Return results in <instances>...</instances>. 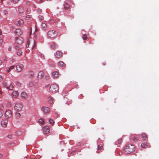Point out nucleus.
I'll return each instance as SVG.
<instances>
[{
    "label": "nucleus",
    "mask_w": 159,
    "mask_h": 159,
    "mask_svg": "<svg viewBox=\"0 0 159 159\" xmlns=\"http://www.w3.org/2000/svg\"><path fill=\"white\" fill-rule=\"evenodd\" d=\"M135 150V148L134 146L131 144H129L126 145L124 148L125 152L127 153L133 152Z\"/></svg>",
    "instance_id": "f257e3e1"
},
{
    "label": "nucleus",
    "mask_w": 159,
    "mask_h": 159,
    "mask_svg": "<svg viewBox=\"0 0 159 159\" xmlns=\"http://www.w3.org/2000/svg\"><path fill=\"white\" fill-rule=\"evenodd\" d=\"M22 105L19 102L16 103L14 107L15 110L17 111H21L22 109Z\"/></svg>",
    "instance_id": "f03ea898"
},
{
    "label": "nucleus",
    "mask_w": 159,
    "mask_h": 159,
    "mask_svg": "<svg viewBox=\"0 0 159 159\" xmlns=\"http://www.w3.org/2000/svg\"><path fill=\"white\" fill-rule=\"evenodd\" d=\"M57 35V33L55 31L51 30L49 31L48 33V36L50 38H53Z\"/></svg>",
    "instance_id": "7ed1b4c3"
},
{
    "label": "nucleus",
    "mask_w": 159,
    "mask_h": 159,
    "mask_svg": "<svg viewBox=\"0 0 159 159\" xmlns=\"http://www.w3.org/2000/svg\"><path fill=\"white\" fill-rule=\"evenodd\" d=\"M58 87L57 85L55 84H53L51 85L49 88V90L52 93L56 92L58 90Z\"/></svg>",
    "instance_id": "20e7f679"
},
{
    "label": "nucleus",
    "mask_w": 159,
    "mask_h": 159,
    "mask_svg": "<svg viewBox=\"0 0 159 159\" xmlns=\"http://www.w3.org/2000/svg\"><path fill=\"white\" fill-rule=\"evenodd\" d=\"M2 85L3 87L6 88L7 89H8L9 90H12L13 88L12 84H10L9 85H8L6 82L2 83Z\"/></svg>",
    "instance_id": "39448f33"
},
{
    "label": "nucleus",
    "mask_w": 159,
    "mask_h": 159,
    "mask_svg": "<svg viewBox=\"0 0 159 159\" xmlns=\"http://www.w3.org/2000/svg\"><path fill=\"white\" fill-rule=\"evenodd\" d=\"M23 68L24 66L23 64H19L16 66V70L18 72L21 71L23 70Z\"/></svg>",
    "instance_id": "423d86ee"
},
{
    "label": "nucleus",
    "mask_w": 159,
    "mask_h": 159,
    "mask_svg": "<svg viewBox=\"0 0 159 159\" xmlns=\"http://www.w3.org/2000/svg\"><path fill=\"white\" fill-rule=\"evenodd\" d=\"M23 42V39L22 37H18L16 38V42L18 44H20Z\"/></svg>",
    "instance_id": "0eeeda50"
},
{
    "label": "nucleus",
    "mask_w": 159,
    "mask_h": 159,
    "mask_svg": "<svg viewBox=\"0 0 159 159\" xmlns=\"http://www.w3.org/2000/svg\"><path fill=\"white\" fill-rule=\"evenodd\" d=\"M8 121L7 119H3L2 120L1 122V125L3 127H6Z\"/></svg>",
    "instance_id": "6e6552de"
},
{
    "label": "nucleus",
    "mask_w": 159,
    "mask_h": 159,
    "mask_svg": "<svg viewBox=\"0 0 159 159\" xmlns=\"http://www.w3.org/2000/svg\"><path fill=\"white\" fill-rule=\"evenodd\" d=\"M42 110L45 114L48 113L50 111L49 108L45 107H42Z\"/></svg>",
    "instance_id": "1a4fd4ad"
},
{
    "label": "nucleus",
    "mask_w": 159,
    "mask_h": 159,
    "mask_svg": "<svg viewBox=\"0 0 159 159\" xmlns=\"http://www.w3.org/2000/svg\"><path fill=\"white\" fill-rule=\"evenodd\" d=\"M43 131L46 134H48L50 132V129L49 127L48 126H46L43 128Z\"/></svg>",
    "instance_id": "9d476101"
},
{
    "label": "nucleus",
    "mask_w": 159,
    "mask_h": 159,
    "mask_svg": "<svg viewBox=\"0 0 159 159\" xmlns=\"http://www.w3.org/2000/svg\"><path fill=\"white\" fill-rule=\"evenodd\" d=\"M19 93L17 91H13L11 93V97L13 98H16L18 96Z\"/></svg>",
    "instance_id": "9b49d317"
},
{
    "label": "nucleus",
    "mask_w": 159,
    "mask_h": 159,
    "mask_svg": "<svg viewBox=\"0 0 159 159\" xmlns=\"http://www.w3.org/2000/svg\"><path fill=\"white\" fill-rule=\"evenodd\" d=\"M23 33V31L20 29H16L15 31V33L18 35H21Z\"/></svg>",
    "instance_id": "f8f14e48"
},
{
    "label": "nucleus",
    "mask_w": 159,
    "mask_h": 159,
    "mask_svg": "<svg viewBox=\"0 0 159 159\" xmlns=\"http://www.w3.org/2000/svg\"><path fill=\"white\" fill-rule=\"evenodd\" d=\"M5 116L9 118L11 116L12 114L11 111L7 110L5 112Z\"/></svg>",
    "instance_id": "ddd939ff"
},
{
    "label": "nucleus",
    "mask_w": 159,
    "mask_h": 159,
    "mask_svg": "<svg viewBox=\"0 0 159 159\" xmlns=\"http://www.w3.org/2000/svg\"><path fill=\"white\" fill-rule=\"evenodd\" d=\"M24 23V20L22 19H20L16 22V24L17 25L20 26L22 25Z\"/></svg>",
    "instance_id": "4468645a"
},
{
    "label": "nucleus",
    "mask_w": 159,
    "mask_h": 159,
    "mask_svg": "<svg viewBox=\"0 0 159 159\" xmlns=\"http://www.w3.org/2000/svg\"><path fill=\"white\" fill-rule=\"evenodd\" d=\"M4 109V107L2 104L0 105V118L2 117L3 115V110Z\"/></svg>",
    "instance_id": "2eb2a0df"
},
{
    "label": "nucleus",
    "mask_w": 159,
    "mask_h": 159,
    "mask_svg": "<svg viewBox=\"0 0 159 159\" xmlns=\"http://www.w3.org/2000/svg\"><path fill=\"white\" fill-rule=\"evenodd\" d=\"M44 74L43 71H40L38 75V78L39 79L41 80L44 76Z\"/></svg>",
    "instance_id": "dca6fc26"
},
{
    "label": "nucleus",
    "mask_w": 159,
    "mask_h": 159,
    "mask_svg": "<svg viewBox=\"0 0 159 159\" xmlns=\"http://www.w3.org/2000/svg\"><path fill=\"white\" fill-rule=\"evenodd\" d=\"M52 75L54 78H57L59 77V73L57 71H54L52 72Z\"/></svg>",
    "instance_id": "f3484780"
},
{
    "label": "nucleus",
    "mask_w": 159,
    "mask_h": 159,
    "mask_svg": "<svg viewBox=\"0 0 159 159\" xmlns=\"http://www.w3.org/2000/svg\"><path fill=\"white\" fill-rule=\"evenodd\" d=\"M62 56V53L60 51H57L56 52V56L57 57L60 58H61Z\"/></svg>",
    "instance_id": "a211bd4d"
},
{
    "label": "nucleus",
    "mask_w": 159,
    "mask_h": 159,
    "mask_svg": "<svg viewBox=\"0 0 159 159\" xmlns=\"http://www.w3.org/2000/svg\"><path fill=\"white\" fill-rule=\"evenodd\" d=\"M21 94V97L24 99L26 98L27 97V93L25 92H22Z\"/></svg>",
    "instance_id": "6ab92c4d"
},
{
    "label": "nucleus",
    "mask_w": 159,
    "mask_h": 159,
    "mask_svg": "<svg viewBox=\"0 0 159 159\" xmlns=\"http://www.w3.org/2000/svg\"><path fill=\"white\" fill-rule=\"evenodd\" d=\"M15 66L14 65L11 66H10L8 69L6 71L7 72H9L11 70L15 68Z\"/></svg>",
    "instance_id": "aec40b11"
},
{
    "label": "nucleus",
    "mask_w": 159,
    "mask_h": 159,
    "mask_svg": "<svg viewBox=\"0 0 159 159\" xmlns=\"http://www.w3.org/2000/svg\"><path fill=\"white\" fill-rule=\"evenodd\" d=\"M47 24L46 21H43L42 23V27L44 29H45L47 27Z\"/></svg>",
    "instance_id": "412c9836"
},
{
    "label": "nucleus",
    "mask_w": 159,
    "mask_h": 159,
    "mask_svg": "<svg viewBox=\"0 0 159 159\" xmlns=\"http://www.w3.org/2000/svg\"><path fill=\"white\" fill-rule=\"evenodd\" d=\"M64 7L66 9H67L69 8L70 6L66 2H65L64 4Z\"/></svg>",
    "instance_id": "4be33fe9"
},
{
    "label": "nucleus",
    "mask_w": 159,
    "mask_h": 159,
    "mask_svg": "<svg viewBox=\"0 0 159 159\" xmlns=\"http://www.w3.org/2000/svg\"><path fill=\"white\" fill-rule=\"evenodd\" d=\"M141 137L144 140H146L147 139V135L145 133H143L141 134Z\"/></svg>",
    "instance_id": "5701e85b"
},
{
    "label": "nucleus",
    "mask_w": 159,
    "mask_h": 159,
    "mask_svg": "<svg viewBox=\"0 0 159 159\" xmlns=\"http://www.w3.org/2000/svg\"><path fill=\"white\" fill-rule=\"evenodd\" d=\"M141 146L142 148H145L146 146H148V143H142Z\"/></svg>",
    "instance_id": "b1692460"
},
{
    "label": "nucleus",
    "mask_w": 159,
    "mask_h": 159,
    "mask_svg": "<svg viewBox=\"0 0 159 159\" xmlns=\"http://www.w3.org/2000/svg\"><path fill=\"white\" fill-rule=\"evenodd\" d=\"M49 123L50 124L52 125H54V121L52 119H49Z\"/></svg>",
    "instance_id": "393cba45"
},
{
    "label": "nucleus",
    "mask_w": 159,
    "mask_h": 159,
    "mask_svg": "<svg viewBox=\"0 0 159 159\" xmlns=\"http://www.w3.org/2000/svg\"><path fill=\"white\" fill-rule=\"evenodd\" d=\"M15 116L16 117V118L17 119H18V118H19L21 116L20 113H18V112H16L15 113Z\"/></svg>",
    "instance_id": "a878e982"
},
{
    "label": "nucleus",
    "mask_w": 159,
    "mask_h": 159,
    "mask_svg": "<svg viewBox=\"0 0 159 159\" xmlns=\"http://www.w3.org/2000/svg\"><path fill=\"white\" fill-rule=\"evenodd\" d=\"M39 123L43 125L45 123V121L43 119H40L39 120Z\"/></svg>",
    "instance_id": "bb28decb"
},
{
    "label": "nucleus",
    "mask_w": 159,
    "mask_h": 159,
    "mask_svg": "<svg viewBox=\"0 0 159 159\" xmlns=\"http://www.w3.org/2000/svg\"><path fill=\"white\" fill-rule=\"evenodd\" d=\"M49 100L48 101L49 103L51 104L53 102V98L51 97H49L48 98Z\"/></svg>",
    "instance_id": "cd10ccee"
},
{
    "label": "nucleus",
    "mask_w": 159,
    "mask_h": 159,
    "mask_svg": "<svg viewBox=\"0 0 159 159\" xmlns=\"http://www.w3.org/2000/svg\"><path fill=\"white\" fill-rule=\"evenodd\" d=\"M138 139V137L136 136H134L132 138V140L134 141H136Z\"/></svg>",
    "instance_id": "c85d7f7f"
},
{
    "label": "nucleus",
    "mask_w": 159,
    "mask_h": 159,
    "mask_svg": "<svg viewBox=\"0 0 159 159\" xmlns=\"http://www.w3.org/2000/svg\"><path fill=\"white\" fill-rule=\"evenodd\" d=\"M58 65L61 67H63L64 65V63L63 61H60L59 62Z\"/></svg>",
    "instance_id": "c756f323"
},
{
    "label": "nucleus",
    "mask_w": 159,
    "mask_h": 159,
    "mask_svg": "<svg viewBox=\"0 0 159 159\" xmlns=\"http://www.w3.org/2000/svg\"><path fill=\"white\" fill-rule=\"evenodd\" d=\"M34 76V73L33 71H30V78H33Z\"/></svg>",
    "instance_id": "7c9ffc66"
},
{
    "label": "nucleus",
    "mask_w": 159,
    "mask_h": 159,
    "mask_svg": "<svg viewBox=\"0 0 159 159\" xmlns=\"http://www.w3.org/2000/svg\"><path fill=\"white\" fill-rule=\"evenodd\" d=\"M22 52L21 50H19L17 52V54L18 56H20L22 54Z\"/></svg>",
    "instance_id": "2f4dec72"
},
{
    "label": "nucleus",
    "mask_w": 159,
    "mask_h": 159,
    "mask_svg": "<svg viewBox=\"0 0 159 159\" xmlns=\"http://www.w3.org/2000/svg\"><path fill=\"white\" fill-rule=\"evenodd\" d=\"M55 45L56 44L55 43H52L51 45V48L52 49L54 48H55Z\"/></svg>",
    "instance_id": "473e14b6"
},
{
    "label": "nucleus",
    "mask_w": 159,
    "mask_h": 159,
    "mask_svg": "<svg viewBox=\"0 0 159 159\" xmlns=\"http://www.w3.org/2000/svg\"><path fill=\"white\" fill-rule=\"evenodd\" d=\"M88 37L85 34H83L82 35V39L83 40H86Z\"/></svg>",
    "instance_id": "72a5a7b5"
},
{
    "label": "nucleus",
    "mask_w": 159,
    "mask_h": 159,
    "mask_svg": "<svg viewBox=\"0 0 159 159\" xmlns=\"http://www.w3.org/2000/svg\"><path fill=\"white\" fill-rule=\"evenodd\" d=\"M10 1L11 2L13 3H16L18 2L19 0H10Z\"/></svg>",
    "instance_id": "f704fd0d"
},
{
    "label": "nucleus",
    "mask_w": 159,
    "mask_h": 159,
    "mask_svg": "<svg viewBox=\"0 0 159 159\" xmlns=\"http://www.w3.org/2000/svg\"><path fill=\"white\" fill-rule=\"evenodd\" d=\"M30 46V42H29V39H28L27 42V43L26 45V48H28Z\"/></svg>",
    "instance_id": "c9c22d12"
},
{
    "label": "nucleus",
    "mask_w": 159,
    "mask_h": 159,
    "mask_svg": "<svg viewBox=\"0 0 159 159\" xmlns=\"http://www.w3.org/2000/svg\"><path fill=\"white\" fill-rule=\"evenodd\" d=\"M32 43L33 44L32 49H33L35 46V41L34 40H33L32 41Z\"/></svg>",
    "instance_id": "e433bc0d"
},
{
    "label": "nucleus",
    "mask_w": 159,
    "mask_h": 159,
    "mask_svg": "<svg viewBox=\"0 0 159 159\" xmlns=\"http://www.w3.org/2000/svg\"><path fill=\"white\" fill-rule=\"evenodd\" d=\"M39 19L40 21H41L43 19V17L42 16H39Z\"/></svg>",
    "instance_id": "4c0bfd02"
},
{
    "label": "nucleus",
    "mask_w": 159,
    "mask_h": 159,
    "mask_svg": "<svg viewBox=\"0 0 159 159\" xmlns=\"http://www.w3.org/2000/svg\"><path fill=\"white\" fill-rule=\"evenodd\" d=\"M103 148V146H100L99 145H98V150H101Z\"/></svg>",
    "instance_id": "58836bf2"
},
{
    "label": "nucleus",
    "mask_w": 159,
    "mask_h": 159,
    "mask_svg": "<svg viewBox=\"0 0 159 159\" xmlns=\"http://www.w3.org/2000/svg\"><path fill=\"white\" fill-rule=\"evenodd\" d=\"M26 19L27 20H29L30 19V16L29 15H27L26 16Z\"/></svg>",
    "instance_id": "ea45409f"
},
{
    "label": "nucleus",
    "mask_w": 159,
    "mask_h": 159,
    "mask_svg": "<svg viewBox=\"0 0 159 159\" xmlns=\"http://www.w3.org/2000/svg\"><path fill=\"white\" fill-rule=\"evenodd\" d=\"M3 42V40L2 38L0 37V45H1L2 44V43Z\"/></svg>",
    "instance_id": "a19ab883"
},
{
    "label": "nucleus",
    "mask_w": 159,
    "mask_h": 159,
    "mask_svg": "<svg viewBox=\"0 0 159 159\" xmlns=\"http://www.w3.org/2000/svg\"><path fill=\"white\" fill-rule=\"evenodd\" d=\"M15 48L16 49H18L20 48V46H15Z\"/></svg>",
    "instance_id": "79ce46f5"
},
{
    "label": "nucleus",
    "mask_w": 159,
    "mask_h": 159,
    "mask_svg": "<svg viewBox=\"0 0 159 159\" xmlns=\"http://www.w3.org/2000/svg\"><path fill=\"white\" fill-rule=\"evenodd\" d=\"M37 11L39 13H41L42 12L41 10L40 9H37Z\"/></svg>",
    "instance_id": "37998d69"
},
{
    "label": "nucleus",
    "mask_w": 159,
    "mask_h": 159,
    "mask_svg": "<svg viewBox=\"0 0 159 159\" xmlns=\"http://www.w3.org/2000/svg\"><path fill=\"white\" fill-rule=\"evenodd\" d=\"M34 85L33 82H30V87Z\"/></svg>",
    "instance_id": "c03bdc74"
},
{
    "label": "nucleus",
    "mask_w": 159,
    "mask_h": 159,
    "mask_svg": "<svg viewBox=\"0 0 159 159\" xmlns=\"http://www.w3.org/2000/svg\"><path fill=\"white\" fill-rule=\"evenodd\" d=\"M2 80V77L1 75H0V81H1Z\"/></svg>",
    "instance_id": "a18cd8bd"
},
{
    "label": "nucleus",
    "mask_w": 159,
    "mask_h": 159,
    "mask_svg": "<svg viewBox=\"0 0 159 159\" xmlns=\"http://www.w3.org/2000/svg\"><path fill=\"white\" fill-rule=\"evenodd\" d=\"M16 84L18 85H20L21 84L20 83H19V82H16Z\"/></svg>",
    "instance_id": "49530a36"
},
{
    "label": "nucleus",
    "mask_w": 159,
    "mask_h": 159,
    "mask_svg": "<svg viewBox=\"0 0 159 159\" xmlns=\"http://www.w3.org/2000/svg\"><path fill=\"white\" fill-rule=\"evenodd\" d=\"M26 53H29V49H27L26 50Z\"/></svg>",
    "instance_id": "de8ad7c7"
},
{
    "label": "nucleus",
    "mask_w": 159,
    "mask_h": 159,
    "mask_svg": "<svg viewBox=\"0 0 159 159\" xmlns=\"http://www.w3.org/2000/svg\"><path fill=\"white\" fill-rule=\"evenodd\" d=\"M8 49L9 51H11V47H9Z\"/></svg>",
    "instance_id": "09e8293b"
},
{
    "label": "nucleus",
    "mask_w": 159,
    "mask_h": 159,
    "mask_svg": "<svg viewBox=\"0 0 159 159\" xmlns=\"http://www.w3.org/2000/svg\"><path fill=\"white\" fill-rule=\"evenodd\" d=\"M8 137L9 138H11V135H8Z\"/></svg>",
    "instance_id": "8fccbe9b"
},
{
    "label": "nucleus",
    "mask_w": 159,
    "mask_h": 159,
    "mask_svg": "<svg viewBox=\"0 0 159 159\" xmlns=\"http://www.w3.org/2000/svg\"><path fill=\"white\" fill-rule=\"evenodd\" d=\"M2 34V32L1 30H0V35H1Z\"/></svg>",
    "instance_id": "3c124183"
},
{
    "label": "nucleus",
    "mask_w": 159,
    "mask_h": 159,
    "mask_svg": "<svg viewBox=\"0 0 159 159\" xmlns=\"http://www.w3.org/2000/svg\"><path fill=\"white\" fill-rule=\"evenodd\" d=\"M26 4L27 5H29V2H27Z\"/></svg>",
    "instance_id": "603ef678"
},
{
    "label": "nucleus",
    "mask_w": 159,
    "mask_h": 159,
    "mask_svg": "<svg viewBox=\"0 0 159 159\" xmlns=\"http://www.w3.org/2000/svg\"><path fill=\"white\" fill-rule=\"evenodd\" d=\"M2 63V62L1 61V60H0V65Z\"/></svg>",
    "instance_id": "864d4df0"
},
{
    "label": "nucleus",
    "mask_w": 159,
    "mask_h": 159,
    "mask_svg": "<svg viewBox=\"0 0 159 159\" xmlns=\"http://www.w3.org/2000/svg\"><path fill=\"white\" fill-rule=\"evenodd\" d=\"M43 0H40L39 3H41V2H42Z\"/></svg>",
    "instance_id": "5fc2aeb1"
},
{
    "label": "nucleus",
    "mask_w": 159,
    "mask_h": 159,
    "mask_svg": "<svg viewBox=\"0 0 159 159\" xmlns=\"http://www.w3.org/2000/svg\"><path fill=\"white\" fill-rule=\"evenodd\" d=\"M37 30V28L36 27H35V32Z\"/></svg>",
    "instance_id": "6e6d98bb"
},
{
    "label": "nucleus",
    "mask_w": 159,
    "mask_h": 159,
    "mask_svg": "<svg viewBox=\"0 0 159 159\" xmlns=\"http://www.w3.org/2000/svg\"><path fill=\"white\" fill-rule=\"evenodd\" d=\"M31 29L30 28V35H31Z\"/></svg>",
    "instance_id": "4d7b16f0"
},
{
    "label": "nucleus",
    "mask_w": 159,
    "mask_h": 159,
    "mask_svg": "<svg viewBox=\"0 0 159 159\" xmlns=\"http://www.w3.org/2000/svg\"><path fill=\"white\" fill-rule=\"evenodd\" d=\"M33 7H34L35 8V6L34 5H33Z\"/></svg>",
    "instance_id": "13d9d810"
},
{
    "label": "nucleus",
    "mask_w": 159,
    "mask_h": 159,
    "mask_svg": "<svg viewBox=\"0 0 159 159\" xmlns=\"http://www.w3.org/2000/svg\"><path fill=\"white\" fill-rule=\"evenodd\" d=\"M2 93V92L0 91V94H1Z\"/></svg>",
    "instance_id": "bf43d9fd"
},
{
    "label": "nucleus",
    "mask_w": 159,
    "mask_h": 159,
    "mask_svg": "<svg viewBox=\"0 0 159 159\" xmlns=\"http://www.w3.org/2000/svg\"><path fill=\"white\" fill-rule=\"evenodd\" d=\"M3 0H1V2H2Z\"/></svg>",
    "instance_id": "052dcab7"
}]
</instances>
